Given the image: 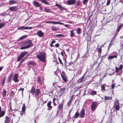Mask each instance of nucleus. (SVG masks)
Returning <instances> with one entry per match:
<instances>
[{"label":"nucleus","mask_w":123,"mask_h":123,"mask_svg":"<svg viewBox=\"0 0 123 123\" xmlns=\"http://www.w3.org/2000/svg\"><path fill=\"white\" fill-rule=\"evenodd\" d=\"M21 44L22 45H25L20 48V49H21L28 48L33 45L32 41L31 40L27 41L25 42H22L21 43Z\"/></svg>","instance_id":"nucleus-1"},{"label":"nucleus","mask_w":123,"mask_h":123,"mask_svg":"<svg viewBox=\"0 0 123 123\" xmlns=\"http://www.w3.org/2000/svg\"><path fill=\"white\" fill-rule=\"evenodd\" d=\"M36 57L39 60L43 62L46 61V54L43 52H40L39 54L37 55Z\"/></svg>","instance_id":"nucleus-2"},{"label":"nucleus","mask_w":123,"mask_h":123,"mask_svg":"<svg viewBox=\"0 0 123 123\" xmlns=\"http://www.w3.org/2000/svg\"><path fill=\"white\" fill-rule=\"evenodd\" d=\"M28 53V52L26 51H24L22 52L18 57L17 59L18 61H19L25 55Z\"/></svg>","instance_id":"nucleus-3"},{"label":"nucleus","mask_w":123,"mask_h":123,"mask_svg":"<svg viewBox=\"0 0 123 123\" xmlns=\"http://www.w3.org/2000/svg\"><path fill=\"white\" fill-rule=\"evenodd\" d=\"M63 74H62V79L64 82H66L68 80V79L67 76L66 75L65 73L63 71L62 72Z\"/></svg>","instance_id":"nucleus-4"},{"label":"nucleus","mask_w":123,"mask_h":123,"mask_svg":"<svg viewBox=\"0 0 123 123\" xmlns=\"http://www.w3.org/2000/svg\"><path fill=\"white\" fill-rule=\"evenodd\" d=\"M97 103L95 102H92L91 106V109L92 111H94L96 108Z\"/></svg>","instance_id":"nucleus-5"},{"label":"nucleus","mask_w":123,"mask_h":123,"mask_svg":"<svg viewBox=\"0 0 123 123\" xmlns=\"http://www.w3.org/2000/svg\"><path fill=\"white\" fill-rule=\"evenodd\" d=\"M66 4L68 5L74 4L76 3L75 0H68L66 1Z\"/></svg>","instance_id":"nucleus-6"},{"label":"nucleus","mask_w":123,"mask_h":123,"mask_svg":"<svg viewBox=\"0 0 123 123\" xmlns=\"http://www.w3.org/2000/svg\"><path fill=\"white\" fill-rule=\"evenodd\" d=\"M18 74H15L13 77L12 80L15 82H17L19 81V80L18 79Z\"/></svg>","instance_id":"nucleus-7"},{"label":"nucleus","mask_w":123,"mask_h":123,"mask_svg":"<svg viewBox=\"0 0 123 123\" xmlns=\"http://www.w3.org/2000/svg\"><path fill=\"white\" fill-rule=\"evenodd\" d=\"M32 29V27H25L23 26H21L20 27L18 28V30H26V29Z\"/></svg>","instance_id":"nucleus-8"},{"label":"nucleus","mask_w":123,"mask_h":123,"mask_svg":"<svg viewBox=\"0 0 123 123\" xmlns=\"http://www.w3.org/2000/svg\"><path fill=\"white\" fill-rule=\"evenodd\" d=\"M37 35L39 37H42L44 36V34L41 31H39L37 32Z\"/></svg>","instance_id":"nucleus-9"},{"label":"nucleus","mask_w":123,"mask_h":123,"mask_svg":"<svg viewBox=\"0 0 123 123\" xmlns=\"http://www.w3.org/2000/svg\"><path fill=\"white\" fill-rule=\"evenodd\" d=\"M85 111L84 110L82 109L80 112L79 117L80 118H83L84 117L85 113Z\"/></svg>","instance_id":"nucleus-10"},{"label":"nucleus","mask_w":123,"mask_h":123,"mask_svg":"<svg viewBox=\"0 0 123 123\" xmlns=\"http://www.w3.org/2000/svg\"><path fill=\"white\" fill-rule=\"evenodd\" d=\"M9 10L11 11H15L17 10V6H13L10 7L9 8Z\"/></svg>","instance_id":"nucleus-11"},{"label":"nucleus","mask_w":123,"mask_h":123,"mask_svg":"<svg viewBox=\"0 0 123 123\" xmlns=\"http://www.w3.org/2000/svg\"><path fill=\"white\" fill-rule=\"evenodd\" d=\"M33 5L37 7H39L40 6V5L39 3L37 1H34L33 2Z\"/></svg>","instance_id":"nucleus-12"},{"label":"nucleus","mask_w":123,"mask_h":123,"mask_svg":"<svg viewBox=\"0 0 123 123\" xmlns=\"http://www.w3.org/2000/svg\"><path fill=\"white\" fill-rule=\"evenodd\" d=\"M123 25L122 24H121L120 25H119L117 26V30L116 31V32H117V34L119 32L121 28L123 27Z\"/></svg>","instance_id":"nucleus-13"},{"label":"nucleus","mask_w":123,"mask_h":123,"mask_svg":"<svg viewBox=\"0 0 123 123\" xmlns=\"http://www.w3.org/2000/svg\"><path fill=\"white\" fill-rule=\"evenodd\" d=\"M13 74V73H11L8 76L7 78L8 80L7 81V82L8 83L9 82L11 81V79L12 77Z\"/></svg>","instance_id":"nucleus-14"},{"label":"nucleus","mask_w":123,"mask_h":123,"mask_svg":"<svg viewBox=\"0 0 123 123\" xmlns=\"http://www.w3.org/2000/svg\"><path fill=\"white\" fill-rule=\"evenodd\" d=\"M51 101H49L47 103V105L48 107V110H50L52 108V107L51 106Z\"/></svg>","instance_id":"nucleus-15"},{"label":"nucleus","mask_w":123,"mask_h":123,"mask_svg":"<svg viewBox=\"0 0 123 123\" xmlns=\"http://www.w3.org/2000/svg\"><path fill=\"white\" fill-rule=\"evenodd\" d=\"M40 91L39 89H36L35 91V97H37L39 95Z\"/></svg>","instance_id":"nucleus-16"},{"label":"nucleus","mask_w":123,"mask_h":123,"mask_svg":"<svg viewBox=\"0 0 123 123\" xmlns=\"http://www.w3.org/2000/svg\"><path fill=\"white\" fill-rule=\"evenodd\" d=\"M9 117L7 116L5 117L4 123H8L9 122Z\"/></svg>","instance_id":"nucleus-17"},{"label":"nucleus","mask_w":123,"mask_h":123,"mask_svg":"<svg viewBox=\"0 0 123 123\" xmlns=\"http://www.w3.org/2000/svg\"><path fill=\"white\" fill-rule=\"evenodd\" d=\"M117 58V56L110 55L108 57V59L110 61H111V60H110V59H111L114 58Z\"/></svg>","instance_id":"nucleus-18"},{"label":"nucleus","mask_w":123,"mask_h":123,"mask_svg":"<svg viewBox=\"0 0 123 123\" xmlns=\"http://www.w3.org/2000/svg\"><path fill=\"white\" fill-rule=\"evenodd\" d=\"M17 1L15 0H10L9 2V3L10 5H12L14 4L17 3Z\"/></svg>","instance_id":"nucleus-19"},{"label":"nucleus","mask_w":123,"mask_h":123,"mask_svg":"<svg viewBox=\"0 0 123 123\" xmlns=\"http://www.w3.org/2000/svg\"><path fill=\"white\" fill-rule=\"evenodd\" d=\"M6 93V91L5 89H3L2 92V95L3 97H5Z\"/></svg>","instance_id":"nucleus-20"},{"label":"nucleus","mask_w":123,"mask_h":123,"mask_svg":"<svg viewBox=\"0 0 123 123\" xmlns=\"http://www.w3.org/2000/svg\"><path fill=\"white\" fill-rule=\"evenodd\" d=\"M39 1H41L42 3L45 4L47 5L49 4V3L46 0H39Z\"/></svg>","instance_id":"nucleus-21"},{"label":"nucleus","mask_w":123,"mask_h":123,"mask_svg":"<svg viewBox=\"0 0 123 123\" xmlns=\"http://www.w3.org/2000/svg\"><path fill=\"white\" fill-rule=\"evenodd\" d=\"M84 76H83L79 79V80L78 81L79 82H81L83 81L84 79Z\"/></svg>","instance_id":"nucleus-22"},{"label":"nucleus","mask_w":123,"mask_h":123,"mask_svg":"<svg viewBox=\"0 0 123 123\" xmlns=\"http://www.w3.org/2000/svg\"><path fill=\"white\" fill-rule=\"evenodd\" d=\"M106 86V84L102 85L101 86V90L102 91H104L105 90V87Z\"/></svg>","instance_id":"nucleus-23"},{"label":"nucleus","mask_w":123,"mask_h":123,"mask_svg":"<svg viewBox=\"0 0 123 123\" xmlns=\"http://www.w3.org/2000/svg\"><path fill=\"white\" fill-rule=\"evenodd\" d=\"M5 113V112L4 111H2L1 112H0V117H3Z\"/></svg>","instance_id":"nucleus-24"},{"label":"nucleus","mask_w":123,"mask_h":123,"mask_svg":"<svg viewBox=\"0 0 123 123\" xmlns=\"http://www.w3.org/2000/svg\"><path fill=\"white\" fill-rule=\"evenodd\" d=\"M35 88L33 86H32L31 88V92L32 94H34L35 92Z\"/></svg>","instance_id":"nucleus-25"},{"label":"nucleus","mask_w":123,"mask_h":123,"mask_svg":"<svg viewBox=\"0 0 123 123\" xmlns=\"http://www.w3.org/2000/svg\"><path fill=\"white\" fill-rule=\"evenodd\" d=\"M104 98L106 100H111V99L112 98L110 97H107L106 96H105Z\"/></svg>","instance_id":"nucleus-26"},{"label":"nucleus","mask_w":123,"mask_h":123,"mask_svg":"<svg viewBox=\"0 0 123 123\" xmlns=\"http://www.w3.org/2000/svg\"><path fill=\"white\" fill-rule=\"evenodd\" d=\"M116 110L117 111L119 110L120 108V107L119 104L115 105Z\"/></svg>","instance_id":"nucleus-27"},{"label":"nucleus","mask_w":123,"mask_h":123,"mask_svg":"<svg viewBox=\"0 0 123 123\" xmlns=\"http://www.w3.org/2000/svg\"><path fill=\"white\" fill-rule=\"evenodd\" d=\"M97 93V92L96 91H94V90H92L91 91V92L90 93V94L91 95H93L96 94Z\"/></svg>","instance_id":"nucleus-28"},{"label":"nucleus","mask_w":123,"mask_h":123,"mask_svg":"<svg viewBox=\"0 0 123 123\" xmlns=\"http://www.w3.org/2000/svg\"><path fill=\"white\" fill-rule=\"evenodd\" d=\"M51 23L53 24H61V22H55L54 21H51Z\"/></svg>","instance_id":"nucleus-29"},{"label":"nucleus","mask_w":123,"mask_h":123,"mask_svg":"<svg viewBox=\"0 0 123 123\" xmlns=\"http://www.w3.org/2000/svg\"><path fill=\"white\" fill-rule=\"evenodd\" d=\"M57 109L58 110L57 111V112H59L60 110H61L62 109V104H61L59 105L57 107Z\"/></svg>","instance_id":"nucleus-30"},{"label":"nucleus","mask_w":123,"mask_h":123,"mask_svg":"<svg viewBox=\"0 0 123 123\" xmlns=\"http://www.w3.org/2000/svg\"><path fill=\"white\" fill-rule=\"evenodd\" d=\"M119 104V100L117 99H116L114 102V106H115V105Z\"/></svg>","instance_id":"nucleus-31"},{"label":"nucleus","mask_w":123,"mask_h":123,"mask_svg":"<svg viewBox=\"0 0 123 123\" xmlns=\"http://www.w3.org/2000/svg\"><path fill=\"white\" fill-rule=\"evenodd\" d=\"M74 31V30L70 31V36L71 37H73L75 33L73 32Z\"/></svg>","instance_id":"nucleus-32"},{"label":"nucleus","mask_w":123,"mask_h":123,"mask_svg":"<svg viewBox=\"0 0 123 123\" xmlns=\"http://www.w3.org/2000/svg\"><path fill=\"white\" fill-rule=\"evenodd\" d=\"M37 81H38V82L40 84H42V81L41 80L40 77H38V79L37 80Z\"/></svg>","instance_id":"nucleus-33"},{"label":"nucleus","mask_w":123,"mask_h":123,"mask_svg":"<svg viewBox=\"0 0 123 123\" xmlns=\"http://www.w3.org/2000/svg\"><path fill=\"white\" fill-rule=\"evenodd\" d=\"M52 29L53 31H56L58 30V28L54 26H52Z\"/></svg>","instance_id":"nucleus-34"},{"label":"nucleus","mask_w":123,"mask_h":123,"mask_svg":"<svg viewBox=\"0 0 123 123\" xmlns=\"http://www.w3.org/2000/svg\"><path fill=\"white\" fill-rule=\"evenodd\" d=\"M79 115V113L78 112H77L74 115L75 117L76 118L78 117Z\"/></svg>","instance_id":"nucleus-35"},{"label":"nucleus","mask_w":123,"mask_h":123,"mask_svg":"<svg viewBox=\"0 0 123 123\" xmlns=\"http://www.w3.org/2000/svg\"><path fill=\"white\" fill-rule=\"evenodd\" d=\"M5 25V23H0V29L2 28Z\"/></svg>","instance_id":"nucleus-36"},{"label":"nucleus","mask_w":123,"mask_h":123,"mask_svg":"<svg viewBox=\"0 0 123 123\" xmlns=\"http://www.w3.org/2000/svg\"><path fill=\"white\" fill-rule=\"evenodd\" d=\"M81 31V29L80 28H78L77 29V30L76 33L78 34H79L80 33V32Z\"/></svg>","instance_id":"nucleus-37"},{"label":"nucleus","mask_w":123,"mask_h":123,"mask_svg":"<svg viewBox=\"0 0 123 123\" xmlns=\"http://www.w3.org/2000/svg\"><path fill=\"white\" fill-rule=\"evenodd\" d=\"M27 37V35H25L22 36L19 38V39L22 40L26 38Z\"/></svg>","instance_id":"nucleus-38"},{"label":"nucleus","mask_w":123,"mask_h":123,"mask_svg":"<svg viewBox=\"0 0 123 123\" xmlns=\"http://www.w3.org/2000/svg\"><path fill=\"white\" fill-rule=\"evenodd\" d=\"M72 100V98H71L70 100L68 101V106H70L71 105V102Z\"/></svg>","instance_id":"nucleus-39"},{"label":"nucleus","mask_w":123,"mask_h":123,"mask_svg":"<svg viewBox=\"0 0 123 123\" xmlns=\"http://www.w3.org/2000/svg\"><path fill=\"white\" fill-rule=\"evenodd\" d=\"M55 6H58V8H59V9L60 10L61 9V5H59L57 3L55 4Z\"/></svg>","instance_id":"nucleus-40"},{"label":"nucleus","mask_w":123,"mask_h":123,"mask_svg":"<svg viewBox=\"0 0 123 123\" xmlns=\"http://www.w3.org/2000/svg\"><path fill=\"white\" fill-rule=\"evenodd\" d=\"M83 2L84 5H86L88 1V0H83Z\"/></svg>","instance_id":"nucleus-41"},{"label":"nucleus","mask_w":123,"mask_h":123,"mask_svg":"<svg viewBox=\"0 0 123 123\" xmlns=\"http://www.w3.org/2000/svg\"><path fill=\"white\" fill-rule=\"evenodd\" d=\"M44 9L45 12H49L51 11V10L49 9H47L46 8H44Z\"/></svg>","instance_id":"nucleus-42"},{"label":"nucleus","mask_w":123,"mask_h":123,"mask_svg":"<svg viewBox=\"0 0 123 123\" xmlns=\"http://www.w3.org/2000/svg\"><path fill=\"white\" fill-rule=\"evenodd\" d=\"M116 71L117 72H119L120 69H119V68L116 67H115Z\"/></svg>","instance_id":"nucleus-43"},{"label":"nucleus","mask_w":123,"mask_h":123,"mask_svg":"<svg viewBox=\"0 0 123 123\" xmlns=\"http://www.w3.org/2000/svg\"><path fill=\"white\" fill-rule=\"evenodd\" d=\"M80 4V2L79 0H78L77 2L76 5L77 6H79Z\"/></svg>","instance_id":"nucleus-44"},{"label":"nucleus","mask_w":123,"mask_h":123,"mask_svg":"<svg viewBox=\"0 0 123 123\" xmlns=\"http://www.w3.org/2000/svg\"><path fill=\"white\" fill-rule=\"evenodd\" d=\"M25 106H23L22 108V110L23 112H25Z\"/></svg>","instance_id":"nucleus-45"},{"label":"nucleus","mask_w":123,"mask_h":123,"mask_svg":"<svg viewBox=\"0 0 123 123\" xmlns=\"http://www.w3.org/2000/svg\"><path fill=\"white\" fill-rule=\"evenodd\" d=\"M55 99L54 97L53 99V103H54V105H56V104L55 103Z\"/></svg>","instance_id":"nucleus-46"},{"label":"nucleus","mask_w":123,"mask_h":123,"mask_svg":"<svg viewBox=\"0 0 123 123\" xmlns=\"http://www.w3.org/2000/svg\"><path fill=\"white\" fill-rule=\"evenodd\" d=\"M119 69H120V70H122L123 67V65H122L120 64L119 65Z\"/></svg>","instance_id":"nucleus-47"},{"label":"nucleus","mask_w":123,"mask_h":123,"mask_svg":"<svg viewBox=\"0 0 123 123\" xmlns=\"http://www.w3.org/2000/svg\"><path fill=\"white\" fill-rule=\"evenodd\" d=\"M102 47V46L100 48H99L98 49V52L101 53L102 51V49L101 48Z\"/></svg>","instance_id":"nucleus-48"},{"label":"nucleus","mask_w":123,"mask_h":123,"mask_svg":"<svg viewBox=\"0 0 123 123\" xmlns=\"http://www.w3.org/2000/svg\"><path fill=\"white\" fill-rule=\"evenodd\" d=\"M112 54L115 55H114V56H117V53H116L115 52H113L112 53Z\"/></svg>","instance_id":"nucleus-49"},{"label":"nucleus","mask_w":123,"mask_h":123,"mask_svg":"<svg viewBox=\"0 0 123 123\" xmlns=\"http://www.w3.org/2000/svg\"><path fill=\"white\" fill-rule=\"evenodd\" d=\"M5 78H5L4 79L2 80V85L3 86L4 85V83H5Z\"/></svg>","instance_id":"nucleus-50"},{"label":"nucleus","mask_w":123,"mask_h":123,"mask_svg":"<svg viewBox=\"0 0 123 123\" xmlns=\"http://www.w3.org/2000/svg\"><path fill=\"white\" fill-rule=\"evenodd\" d=\"M115 86V84H112L111 85V88L112 89L114 88Z\"/></svg>","instance_id":"nucleus-51"},{"label":"nucleus","mask_w":123,"mask_h":123,"mask_svg":"<svg viewBox=\"0 0 123 123\" xmlns=\"http://www.w3.org/2000/svg\"><path fill=\"white\" fill-rule=\"evenodd\" d=\"M63 61L64 62V64L66 65V63H67V62L65 59L64 58H63Z\"/></svg>","instance_id":"nucleus-52"},{"label":"nucleus","mask_w":123,"mask_h":123,"mask_svg":"<svg viewBox=\"0 0 123 123\" xmlns=\"http://www.w3.org/2000/svg\"><path fill=\"white\" fill-rule=\"evenodd\" d=\"M110 3V0H108L107 1V5H109Z\"/></svg>","instance_id":"nucleus-53"},{"label":"nucleus","mask_w":123,"mask_h":123,"mask_svg":"<svg viewBox=\"0 0 123 123\" xmlns=\"http://www.w3.org/2000/svg\"><path fill=\"white\" fill-rule=\"evenodd\" d=\"M106 56L105 55H104L103 56L101 57V60H103V59L105 58V57Z\"/></svg>","instance_id":"nucleus-54"},{"label":"nucleus","mask_w":123,"mask_h":123,"mask_svg":"<svg viewBox=\"0 0 123 123\" xmlns=\"http://www.w3.org/2000/svg\"><path fill=\"white\" fill-rule=\"evenodd\" d=\"M29 64H31L32 65H34L35 64V63L34 62H30V63H29Z\"/></svg>","instance_id":"nucleus-55"},{"label":"nucleus","mask_w":123,"mask_h":123,"mask_svg":"<svg viewBox=\"0 0 123 123\" xmlns=\"http://www.w3.org/2000/svg\"><path fill=\"white\" fill-rule=\"evenodd\" d=\"M22 90V93H23V92L24 90V88H21L18 90L19 91H20V90Z\"/></svg>","instance_id":"nucleus-56"},{"label":"nucleus","mask_w":123,"mask_h":123,"mask_svg":"<svg viewBox=\"0 0 123 123\" xmlns=\"http://www.w3.org/2000/svg\"><path fill=\"white\" fill-rule=\"evenodd\" d=\"M25 112H23V111H21L20 113V115H22L25 113Z\"/></svg>","instance_id":"nucleus-57"},{"label":"nucleus","mask_w":123,"mask_h":123,"mask_svg":"<svg viewBox=\"0 0 123 123\" xmlns=\"http://www.w3.org/2000/svg\"><path fill=\"white\" fill-rule=\"evenodd\" d=\"M55 41L54 40H53L52 41L51 43L52 44L53 43H55Z\"/></svg>","instance_id":"nucleus-58"},{"label":"nucleus","mask_w":123,"mask_h":123,"mask_svg":"<svg viewBox=\"0 0 123 123\" xmlns=\"http://www.w3.org/2000/svg\"><path fill=\"white\" fill-rule=\"evenodd\" d=\"M56 37L60 36L61 37H62V34H60L57 35H56Z\"/></svg>","instance_id":"nucleus-59"},{"label":"nucleus","mask_w":123,"mask_h":123,"mask_svg":"<svg viewBox=\"0 0 123 123\" xmlns=\"http://www.w3.org/2000/svg\"><path fill=\"white\" fill-rule=\"evenodd\" d=\"M58 59L60 63L62 64V61L61 59L59 58V57H58Z\"/></svg>","instance_id":"nucleus-60"},{"label":"nucleus","mask_w":123,"mask_h":123,"mask_svg":"<svg viewBox=\"0 0 123 123\" xmlns=\"http://www.w3.org/2000/svg\"><path fill=\"white\" fill-rule=\"evenodd\" d=\"M65 88H64V87L63 88H62V91H63V92H64V91L65 90ZM63 92H62V93Z\"/></svg>","instance_id":"nucleus-61"},{"label":"nucleus","mask_w":123,"mask_h":123,"mask_svg":"<svg viewBox=\"0 0 123 123\" xmlns=\"http://www.w3.org/2000/svg\"><path fill=\"white\" fill-rule=\"evenodd\" d=\"M65 26L67 27H69V25H65Z\"/></svg>","instance_id":"nucleus-62"},{"label":"nucleus","mask_w":123,"mask_h":123,"mask_svg":"<svg viewBox=\"0 0 123 123\" xmlns=\"http://www.w3.org/2000/svg\"><path fill=\"white\" fill-rule=\"evenodd\" d=\"M55 46L56 47H58V46H59V44H55Z\"/></svg>","instance_id":"nucleus-63"},{"label":"nucleus","mask_w":123,"mask_h":123,"mask_svg":"<svg viewBox=\"0 0 123 123\" xmlns=\"http://www.w3.org/2000/svg\"><path fill=\"white\" fill-rule=\"evenodd\" d=\"M46 23H51V21H47L46 22Z\"/></svg>","instance_id":"nucleus-64"}]
</instances>
